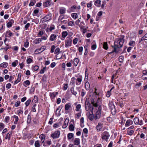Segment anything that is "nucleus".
Returning <instances> with one entry per match:
<instances>
[{
  "instance_id": "obj_1",
  "label": "nucleus",
  "mask_w": 147,
  "mask_h": 147,
  "mask_svg": "<svg viewBox=\"0 0 147 147\" xmlns=\"http://www.w3.org/2000/svg\"><path fill=\"white\" fill-rule=\"evenodd\" d=\"M101 100L99 98H98L96 102L95 103L94 107L96 111H94L95 112L94 114V119L96 120L99 119L100 117L101 111L102 109V107L100 105Z\"/></svg>"
},
{
  "instance_id": "obj_2",
  "label": "nucleus",
  "mask_w": 147,
  "mask_h": 147,
  "mask_svg": "<svg viewBox=\"0 0 147 147\" xmlns=\"http://www.w3.org/2000/svg\"><path fill=\"white\" fill-rule=\"evenodd\" d=\"M124 37L125 36L124 35H122L117 42L116 41L115 42L114 45L113 47L114 48V50L112 51L109 53V54H112L114 52L117 53L118 52V51H117V49L122 47L125 41Z\"/></svg>"
},
{
  "instance_id": "obj_3",
  "label": "nucleus",
  "mask_w": 147,
  "mask_h": 147,
  "mask_svg": "<svg viewBox=\"0 0 147 147\" xmlns=\"http://www.w3.org/2000/svg\"><path fill=\"white\" fill-rule=\"evenodd\" d=\"M52 14L50 13H49L47 14L41 19L40 20V22L43 23L51 20L52 19Z\"/></svg>"
},
{
  "instance_id": "obj_4",
  "label": "nucleus",
  "mask_w": 147,
  "mask_h": 147,
  "mask_svg": "<svg viewBox=\"0 0 147 147\" xmlns=\"http://www.w3.org/2000/svg\"><path fill=\"white\" fill-rule=\"evenodd\" d=\"M72 39L73 37L68 34L65 41V47L67 48L71 46L72 41Z\"/></svg>"
},
{
  "instance_id": "obj_5",
  "label": "nucleus",
  "mask_w": 147,
  "mask_h": 147,
  "mask_svg": "<svg viewBox=\"0 0 147 147\" xmlns=\"http://www.w3.org/2000/svg\"><path fill=\"white\" fill-rule=\"evenodd\" d=\"M85 109L86 111H89L91 113L93 112L94 106L92 105L89 102L86 101V102Z\"/></svg>"
},
{
  "instance_id": "obj_6",
  "label": "nucleus",
  "mask_w": 147,
  "mask_h": 147,
  "mask_svg": "<svg viewBox=\"0 0 147 147\" xmlns=\"http://www.w3.org/2000/svg\"><path fill=\"white\" fill-rule=\"evenodd\" d=\"M109 137V133L107 131L103 132L101 135V138L102 140H105L106 142L108 141Z\"/></svg>"
},
{
  "instance_id": "obj_7",
  "label": "nucleus",
  "mask_w": 147,
  "mask_h": 147,
  "mask_svg": "<svg viewBox=\"0 0 147 147\" xmlns=\"http://www.w3.org/2000/svg\"><path fill=\"white\" fill-rule=\"evenodd\" d=\"M60 134V131L57 130L52 133L51 134V137L53 138V139H57L59 138Z\"/></svg>"
},
{
  "instance_id": "obj_8",
  "label": "nucleus",
  "mask_w": 147,
  "mask_h": 147,
  "mask_svg": "<svg viewBox=\"0 0 147 147\" xmlns=\"http://www.w3.org/2000/svg\"><path fill=\"white\" fill-rule=\"evenodd\" d=\"M58 94L57 92H50L49 94V96L52 101L54 100L55 98L57 95Z\"/></svg>"
},
{
  "instance_id": "obj_9",
  "label": "nucleus",
  "mask_w": 147,
  "mask_h": 147,
  "mask_svg": "<svg viewBox=\"0 0 147 147\" xmlns=\"http://www.w3.org/2000/svg\"><path fill=\"white\" fill-rule=\"evenodd\" d=\"M51 0H46L45 2H44L43 5L45 7H48L51 4Z\"/></svg>"
},
{
  "instance_id": "obj_10",
  "label": "nucleus",
  "mask_w": 147,
  "mask_h": 147,
  "mask_svg": "<svg viewBox=\"0 0 147 147\" xmlns=\"http://www.w3.org/2000/svg\"><path fill=\"white\" fill-rule=\"evenodd\" d=\"M58 35L53 34H51L49 37V40L51 41H53L55 40Z\"/></svg>"
},
{
  "instance_id": "obj_11",
  "label": "nucleus",
  "mask_w": 147,
  "mask_h": 147,
  "mask_svg": "<svg viewBox=\"0 0 147 147\" xmlns=\"http://www.w3.org/2000/svg\"><path fill=\"white\" fill-rule=\"evenodd\" d=\"M103 123L100 122L98 123V124L96 127V129L98 131H100L101 129L103 127Z\"/></svg>"
},
{
  "instance_id": "obj_12",
  "label": "nucleus",
  "mask_w": 147,
  "mask_h": 147,
  "mask_svg": "<svg viewBox=\"0 0 147 147\" xmlns=\"http://www.w3.org/2000/svg\"><path fill=\"white\" fill-rule=\"evenodd\" d=\"M14 22V20L13 19H11L9 20V22L7 24V26L8 28H9L12 26V25Z\"/></svg>"
},
{
  "instance_id": "obj_13",
  "label": "nucleus",
  "mask_w": 147,
  "mask_h": 147,
  "mask_svg": "<svg viewBox=\"0 0 147 147\" xmlns=\"http://www.w3.org/2000/svg\"><path fill=\"white\" fill-rule=\"evenodd\" d=\"M13 33L11 30H9L6 32L5 33V36L7 37H10L13 36Z\"/></svg>"
},
{
  "instance_id": "obj_14",
  "label": "nucleus",
  "mask_w": 147,
  "mask_h": 147,
  "mask_svg": "<svg viewBox=\"0 0 147 147\" xmlns=\"http://www.w3.org/2000/svg\"><path fill=\"white\" fill-rule=\"evenodd\" d=\"M61 35L62 38H61V39L62 40H63L68 34L67 31H65L62 32Z\"/></svg>"
},
{
  "instance_id": "obj_15",
  "label": "nucleus",
  "mask_w": 147,
  "mask_h": 147,
  "mask_svg": "<svg viewBox=\"0 0 147 147\" xmlns=\"http://www.w3.org/2000/svg\"><path fill=\"white\" fill-rule=\"evenodd\" d=\"M8 63L7 62H3V63L0 64V69H1L2 67L3 68H6L8 66Z\"/></svg>"
},
{
  "instance_id": "obj_16",
  "label": "nucleus",
  "mask_w": 147,
  "mask_h": 147,
  "mask_svg": "<svg viewBox=\"0 0 147 147\" xmlns=\"http://www.w3.org/2000/svg\"><path fill=\"white\" fill-rule=\"evenodd\" d=\"M69 120L68 119L66 118L63 124L62 125V127L63 128H65L68 125Z\"/></svg>"
},
{
  "instance_id": "obj_17",
  "label": "nucleus",
  "mask_w": 147,
  "mask_h": 147,
  "mask_svg": "<svg viewBox=\"0 0 147 147\" xmlns=\"http://www.w3.org/2000/svg\"><path fill=\"white\" fill-rule=\"evenodd\" d=\"M46 137L45 135L43 134H42L39 136V138L41 139L40 140L42 143H44V141L45 140Z\"/></svg>"
},
{
  "instance_id": "obj_18",
  "label": "nucleus",
  "mask_w": 147,
  "mask_h": 147,
  "mask_svg": "<svg viewBox=\"0 0 147 147\" xmlns=\"http://www.w3.org/2000/svg\"><path fill=\"white\" fill-rule=\"evenodd\" d=\"M82 80V77L81 76H79V77L77 78L76 80L78 82L76 83V85H80Z\"/></svg>"
},
{
  "instance_id": "obj_19",
  "label": "nucleus",
  "mask_w": 147,
  "mask_h": 147,
  "mask_svg": "<svg viewBox=\"0 0 147 147\" xmlns=\"http://www.w3.org/2000/svg\"><path fill=\"white\" fill-rule=\"evenodd\" d=\"M133 124V121L130 119L127 120L125 124V126L126 127L129 126Z\"/></svg>"
},
{
  "instance_id": "obj_20",
  "label": "nucleus",
  "mask_w": 147,
  "mask_h": 147,
  "mask_svg": "<svg viewBox=\"0 0 147 147\" xmlns=\"http://www.w3.org/2000/svg\"><path fill=\"white\" fill-rule=\"evenodd\" d=\"M146 40H147V33L143 37L139 39V43H140L142 41Z\"/></svg>"
},
{
  "instance_id": "obj_21",
  "label": "nucleus",
  "mask_w": 147,
  "mask_h": 147,
  "mask_svg": "<svg viewBox=\"0 0 147 147\" xmlns=\"http://www.w3.org/2000/svg\"><path fill=\"white\" fill-rule=\"evenodd\" d=\"M30 81L28 80H27L23 82V84L25 87H27L30 85Z\"/></svg>"
},
{
  "instance_id": "obj_22",
  "label": "nucleus",
  "mask_w": 147,
  "mask_h": 147,
  "mask_svg": "<svg viewBox=\"0 0 147 147\" xmlns=\"http://www.w3.org/2000/svg\"><path fill=\"white\" fill-rule=\"evenodd\" d=\"M46 47L45 46H42L40 49H36L35 50V52H37L38 51H40L41 50H42V51H41V52H42L43 51L45 50L46 49Z\"/></svg>"
},
{
  "instance_id": "obj_23",
  "label": "nucleus",
  "mask_w": 147,
  "mask_h": 147,
  "mask_svg": "<svg viewBox=\"0 0 147 147\" xmlns=\"http://www.w3.org/2000/svg\"><path fill=\"white\" fill-rule=\"evenodd\" d=\"M13 118L15 119V121L13 122L14 124L16 125L18 124V122L19 120V118L18 116L14 115L13 116Z\"/></svg>"
},
{
  "instance_id": "obj_24",
  "label": "nucleus",
  "mask_w": 147,
  "mask_h": 147,
  "mask_svg": "<svg viewBox=\"0 0 147 147\" xmlns=\"http://www.w3.org/2000/svg\"><path fill=\"white\" fill-rule=\"evenodd\" d=\"M66 11V9L64 7H62L59 9V13L61 14H63L65 13Z\"/></svg>"
},
{
  "instance_id": "obj_25",
  "label": "nucleus",
  "mask_w": 147,
  "mask_h": 147,
  "mask_svg": "<svg viewBox=\"0 0 147 147\" xmlns=\"http://www.w3.org/2000/svg\"><path fill=\"white\" fill-rule=\"evenodd\" d=\"M42 41L41 39L40 38H36L34 41L33 42L36 44H39L40 42Z\"/></svg>"
},
{
  "instance_id": "obj_26",
  "label": "nucleus",
  "mask_w": 147,
  "mask_h": 147,
  "mask_svg": "<svg viewBox=\"0 0 147 147\" xmlns=\"http://www.w3.org/2000/svg\"><path fill=\"white\" fill-rule=\"evenodd\" d=\"M74 137V134L69 133L67 135V139L69 140H70Z\"/></svg>"
},
{
  "instance_id": "obj_27",
  "label": "nucleus",
  "mask_w": 147,
  "mask_h": 147,
  "mask_svg": "<svg viewBox=\"0 0 147 147\" xmlns=\"http://www.w3.org/2000/svg\"><path fill=\"white\" fill-rule=\"evenodd\" d=\"M108 105L109 108L111 110L115 109V106L114 104L112 102H109Z\"/></svg>"
},
{
  "instance_id": "obj_28",
  "label": "nucleus",
  "mask_w": 147,
  "mask_h": 147,
  "mask_svg": "<svg viewBox=\"0 0 147 147\" xmlns=\"http://www.w3.org/2000/svg\"><path fill=\"white\" fill-rule=\"evenodd\" d=\"M85 88L87 90H88L90 88V84L88 82H86L85 84Z\"/></svg>"
},
{
  "instance_id": "obj_29",
  "label": "nucleus",
  "mask_w": 147,
  "mask_h": 147,
  "mask_svg": "<svg viewBox=\"0 0 147 147\" xmlns=\"http://www.w3.org/2000/svg\"><path fill=\"white\" fill-rule=\"evenodd\" d=\"M101 1L100 0H96L95 2L94 5L98 7L100 6Z\"/></svg>"
},
{
  "instance_id": "obj_30",
  "label": "nucleus",
  "mask_w": 147,
  "mask_h": 147,
  "mask_svg": "<svg viewBox=\"0 0 147 147\" xmlns=\"http://www.w3.org/2000/svg\"><path fill=\"white\" fill-rule=\"evenodd\" d=\"M94 115L93 114V113H90L88 115V119L91 121H92L94 118Z\"/></svg>"
},
{
  "instance_id": "obj_31",
  "label": "nucleus",
  "mask_w": 147,
  "mask_h": 147,
  "mask_svg": "<svg viewBox=\"0 0 147 147\" xmlns=\"http://www.w3.org/2000/svg\"><path fill=\"white\" fill-rule=\"evenodd\" d=\"M61 126V123L60 122L58 123H55L53 126V127L54 128H57Z\"/></svg>"
},
{
  "instance_id": "obj_32",
  "label": "nucleus",
  "mask_w": 147,
  "mask_h": 147,
  "mask_svg": "<svg viewBox=\"0 0 147 147\" xmlns=\"http://www.w3.org/2000/svg\"><path fill=\"white\" fill-rule=\"evenodd\" d=\"M103 48L106 50H107L108 49V47L107 42H104L103 45Z\"/></svg>"
},
{
  "instance_id": "obj_33",
  "label": "nucleus",
  "mask_w": 147,
  "mask_h": 147,
  "mask_svg": "<svg viewBox=\"0 0 147 147\" xmlns=\"http://www.w3.org/2000/svg\"><path fill=\"white\" fill-rule=\"evenodd\" d=\"M80 143V139L79 138H76L74 140V145H78Z\"/></svg>"
},
{
  "instance_id": "obj_34",
  "label": "nucleus",
  "mask_w": 147,
  "mask_h": 147,
  "mask_svg": "<svg viewBox=\"0 0 147 147\" xmlns=\"http://www.w3.org/2000/svg\"><path fill=\"white\" fill-rule=\"evenodd\" d=\"M12 131H11L10 132V134H9V133H8L6 135L5 137V139H8L9 140L10 139L11 137V135L12 134Z\"/></svg>"
},
{
  "instance_id": "obj_35",
  "label": "nucleus",
  "mask_w": 147,
  "mask_h": 147,
  "mask_svg": "<svg viewBox=\"0 0 147 147\" xmlns=\"http://www.w3.org/2000/svg\"><path fill=\"white\" fill-rule=\"evenodd\" d=\"M134 130H127V134L130 136H131L134 133Z\"/></svg>"
},
{
  "instance_id": "obj_36",
  "label": "nucleus",
  "mask_w": 147,
  "mask_h": 147,
  "mask_svg": "<svg viewBox=\"0 0 147 147\" xmlns=\"http://www.w3.org/2000/svg\"><path fill=\"white\" fill-rule=\"evenodd\" d=\"M39 12V9H35L33 13H32V15L33 16H36L37 15V14Z\"/></svg>"
},
{
  "instance_id": "obj_37",
  "label": "nucleus",
  "mask_w": 147,
  "mask_h": 147,
  "mask_svg": "<svg viewBox=\"0 0 147 147\" xmlns=\"http://www.w3.org/2000/svg\"><path fill=\"white\" fill-rule=\"evenodd\" d=\"M29 42H28V39H26V41L24 42V46L26 48H27L28 47L29 45Z\"/></svg>"
},
{
  "instance_id": "obj_38",
  "label": "nucleus",
  "mask_w": 147,
  "mask_h": 147,
  "mask_svg": "<svg viewBox=\"0 0 147 147\" xmlns=\"http://www.w3.org/2000/svg\"><path fill=\"white\" fill-rule=\"evenodd\" d=\"M31 122V116L29 114L28 115L27 119V122L28 124H30Z\"/></svg>"
},
{
  "instance_id": "obj_39",
  "label": "nucleus",
  "mask_w": 147,
  "mask_h": 147,
  "mask_svg": "<svg viewBox=\"0 0 147 147\" xmlns=\"http://www.w3.org/2000/svg\"><path fill=\"white\" fill-rule=\"evenodd\" d=\"M70 104L69 103L66 104L65 105V110H68L70 107Z\"/></svg>"
},
{
  "instance_id": "obj_40",
  "label": "nucleus",
  "mask_w": 147,
  "mask_h": 147,
  "mask_svg": "<svg viewBox=\"0 0 147 147\" xmlns=\"http://www.w3.org/2000/svg\"><path fill=\"white\" fill-rule=\"evenodd\" d=\"M18 63V61L17 60H15L14 62L12 63L11 65L13 67H16Z\"/></svg>"
},
{
  "instance_id": "obj_41",
  "label": "nucleus",
  "mask_w": 147,
  "mask_h": 147,
  "mask_svg": "<svg viewBox=\"0 0 147 147\" xmlns=\"http://www.w3.org/2000/svg\"><path fill=\"white\" fill-rule=\"evenodd\" d=\"M36 1L34 0H31L30 3L29 4V6L31 7L34 5Z\"/></svg>"
},
{
  "instance_id": "obj_42",
  "label": "nucleus",
  "mask_w": 147,
  "mask_h": 147,
  "mask_svg": "<svg viewBox=\"0 0 147 147\" xmlns=\"http://www.w3.org/2000/svg\"><path fill=\"white\" fill-rule=\"evenodd\" d=\"M136 44V42L134 41L130 40L129 43V46H131L132 47H134Z\"/></svg>"
},
{
  "instance_id": "obj_43",
  "label": "nucleus",
  "mask_w": 147,
  "mask_h": 147,
  "mask_svg": "<svg viewBox=\"0 0 147 147\" xmlns=\"http://www.w3.org/2000/svg\"><path fill=\"white\" fill-rule=\"evenodd\" d=\"M10 117L8 116H6L5 117V122L6 123H8L9 122Z\"/></svg>"
},
{
  "instance_id": "obj_44",
  "label": "nucleus",
  "mask_w": 147,
  "mask_h": 147,
  "mask_svg": "<svg viewBox=\"0 0 147 147\" xmlns=\"http://www.w3.org/2000/svg\"><path fill=\"white\" fill-rule=\"evenodd\" d=\"M34 145L35 147H40V144L38 140L36 141L34 143Z\"/></svg>"
},
{
  "instance_id": "obj_45",
  "label": "nucleus",
  "mask_w": 147,
  "mask_h": 147,
  "mask_svg": "<svg viewBox=\"0 0 147 147\" xmlns=\"http://www.w3.org/2000/svg\"><path fill=\"white\" fill-rule=\"evenodd\" d=\"M139 119L138 117H135L134 118V123L136 124H138L139 122Z\"/></svg>"
},
{
  "instance_id": "obj_46",
  "label": "nucleus",
  "mask_w": 147,
  "mask_h": 147,
  "mask_svg": "<svg viewBox=\"0 0 147 147\" xmlns=\"http://www.w3.org/2000/svg\"><path fill=\"white\" fill-rule=\"evenodd\" d=\"M49 31L51 32H52V31L55 29V26L54 25L51 24V25L50 27L49 28Z\"/></svg>"
},
{
  "instance_id": "obj_47",
  "label": "nucleus",
  "mask_w": 147,
  "mask_h": 147,
  "mask_svg": "<svg viewBox=\"0 0 147 147\" xmlns=\"http://www.w3.org/2000/svg\"><path fill=\"white\" fill-rule=\"evenodd\" d=\"M47 76L45 74L42 76L41 80L43 82H46L47 81Z\"/></svg>"
},
{
  "instance_id": "obj_48",
  "label": "nucleus",
  "mask_w": 147,
  "mask_h": 147,
  "mask_svg": "<svg viewBox=\"0 0 147 147\" xmlns=\"http://www.w3.org/2000/svg\"><path fill=\"white\" fill-rule=\"evenodd\" d=\"M31 102V100L30 99H28L25 102V105L26 107L29 105Z\"/></svg>"
},
{
  "instance_id": "obj_49",
  "label": "nucleus",
  "mask_w": 147,
  "mask_h": 147,
  "mask_svg": "<svg viewBox=\"0 0 147 147\" xmlns=\"http://www.w3.org/2000/svg\"><path fill=\"white\" fill-rule=\"evenodd\" d=\"M30 23H27L24 26V29L26 30H28V28L30 26Z\"/></svg>"
},
{
  "instance_id": "obj_50",
  "label": "nucleus",
  "mask_w": 147,
  "mask_h": 147,
  "mask_svg": "<svg viewBox=\"0 0 147 147\" xmlns=\"http://www.w3.org/2000/svg\"><path fill=\"white\" fill-rule=\"evenodd\" d=\"M68 84H63V87L62 88L63 90H66L68 88Z\"/></svg>"
},
{
  "instance_id": "obj_51",
  "label": "nucleus",
  "mask_w": 147,
  "mask_h": 147,
  "mask_svg": "<svg viewBox=\"0 0 147 147\" xmlns=\"http://www.w3.org/2000/svg\"><path fill=\"white\" fill-rule=\"evenodd\" d=\"M79 62V60L78 59L76 58L74 59V65L75 66H77Z\"/></svg>"
},
{
  "instance_id": "obj_52",
  "label": "nucleus",
  "mask_w": 147,
  "mask_h": 147,
  "mask_svg": "<svg viewBox=\"0 0 147 147\" xmlns=\"http://www.w3.org/2000/svg\"><path fill=\"white\" fill-rule=\"evenodd\" d=\"M124 59V57L123 56H120L119 57V61L120 63H122L123 61V60Z\"/></svg>"
},
{
  "instance_id": "obj_53",
  "label": "nucleus",
  "mask_w": 147,
  "mask_h": 147,
  "mask_svg": "<svg viewBox=\"0 0 147 147\" xmlns=\"http://www.w3.org/2000/svg\"><path fill=\"white\" fill-rule=\"evenodd\" d=\"M81 30L82 32L83 33H85L86 32V28H84V27L81 26L80 27Z\"/></svg>"
},
{
  "instance_id": "obj_54",
  "label": "nucleus",
  "mask_w": 147,
  "mask_h": 147,
  "mask_svg": "<svg viewBox=\"0 0 147 147\" xmlns=\"http://www.w3.org/2000/svg\"><path fill=\"white\" fill-rule=\"evenodd\" d=\"M37 105L34 104L33 105L32 109V111L33 112H36V109L35 107Z\"/></svg>"
},
{
  "instance_id": "obj_55",
  "label": "nucleus",
  "mask_w": 147,
  "mask_h": 147,
  "mask_svg": "<svg viewBox=\"0 0 147 147\" xmlns=\"http://www.w3.org/2000/svg\"><path fill=\"white\" fill-rule=\"evenodd\" d=\"M5 125L3 123H0V131H1L4 127Z\"/></svg>"
},
{
  "instance_id": "obj_56",
  "label": "nucleus",
  "mask_w": 147,
  "mask_h": 147,
  "mask_svg": "<svg viewBox=\"0 0 147 147\" xmlns=\"http://www.w3.org/2000/svg\"><path fill=\"white\" fill-rule=\"evenodd\" d=\"M60 49L59 47L57 48L55 50L54 53L55 54H58L60 52Z\"/></svg>"
},
{
  "instance_id": "obj_57",
  "label": "nucleus",
  "mask_w": 147,
  "mask_h": 147,
  "mask_svg": "<svg viewBox=\"0 0 147 147\" xmlns=\"http://www.w3.org/2000/svg\"><path fill=\"white\" fill-rule=\"evenodd\" d=\"M81 107V105L80 104H78L76 105V110L77 111H79V109H80Z\"/></svg>"
},
{
  "instance_id": "obj_58",
  "label": "nucleus",
  "mask_w": 147,
  "mask_h": 147,
  "mask_svg": "<svg viewBox=\"0 0 147 147\" xmlns=\"http://www.w3.org/2000/svg\"><path fill=\"white\" fill-rule=\"evenodd\" d=\"M69 129L70 131H74V125L72 124H70L69 127Z\"/></svg>"
},
{
  "instance_id": "obj_59",
  "label": "nucleus",
  "mask_w": 147,
  "mask_h": 147,
  "mask_svg": "<svg viewBox=\"0 0 147 147\" xmlns=\"http://www.w3.org/2000/svg\"><path fill=\"white\" fill-rule=\"evenodd\" d=\"M32 61V59L30 58L27 59L26 60V62L28 64L30 63Z\"/></svg>"
},
{
  "instance_id": "obj_60",
  "label": "nucleus",
  "mask_w": 147,
  "mask_h": 147,
  "mask_svg": "<svg viewBox=\"0 0 147 147\" xmlns=\"http://www.w3.org/2000/svg\"><path fill=\"white\" fill-rule=\"evenodd\" d=\"M81 116V112H79L75 114V117L78 119Z\"/></svg>"
},
{
  "instance_id": "obj_61",
  "label": "nucleus",
  "mask_w": 147,
  "mask_h": 147,
  "mask_svg": "<svg viewBox=\"0 0 147 147\" xmlns=\"http://www.w3.org/2000/svg\"><path fill=\"white\" fill-rule=\"evenodd\" d=\"M21 76H22V74L21 73H19L18 74V77L17 79V80H19L20 81L21 79Z\"/></svg>"
},
{
  "instance_id": "obj_62",
  "label": "nucleus",
  "mask_w": 147,
  "mask_h": 147,
  "mask_svg": "<svg viewBox=\"0 0 147 147\" xmlns=\"http://www.w3.org/2000/svg\"><path fill=\"white\" fill-rule=\"evenodd\" d=\"M142 79L143 80H147V75L146 74H143L142 76Z\"/></svg>"
},
{
  "instance_id": "obj_63",
  "label": "nucleus",
  "mask_w": 147,
  "mask_h": 147,
  "mask_svg": "<svg viewBox=\"0 0 147 147\" xmlns=\"http://www.w3.org/2000/svg\"><path fill=\"white\" fill-rule=\"evenodd\" d=\"M17 113L18 115H20V114H22L23 113V111L22 110L20 109L18 110L17 111Z\"/></svg>"
},
{
  "instance_id": "obj_64",
  "label": "nucleus",
  "mask_w": 147,
  "mask_h": 147,
  "mask_svg": "<svg viewBox=\"0 0 147 147\" xmlns=\"http://www.w3.org/2000/svg\"><path fill=\"white\" fill-rule=\"evenodd\" d=\"M55 45H52L51 48V53H53L54 52L55 49Z\"/></svg>"
}]
</instances>
